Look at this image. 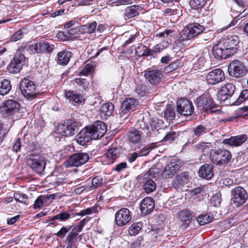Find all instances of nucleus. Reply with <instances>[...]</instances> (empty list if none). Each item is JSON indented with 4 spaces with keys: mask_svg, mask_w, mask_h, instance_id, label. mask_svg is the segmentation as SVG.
<instances>
[{
    "mask_svg": "<svg viewBox=\"0 0 248 248\" xmlns=\"http://www.w3.org/2000/svg\"><path fill=\"white\" fill-rule=\"evenodd\" d=\"M70 217V214L68 212H61L58 215L53 217L51 220H59L60 221H65L68 220Z\"/></svg>",
    "mask_w": 248,
    "mask_h": 248,
    "instance_id": "nucleus-38",
    "label": "nucleus"
},
{
    "mask_svg": "<svg viewBox=\"0 0 248 248\" xmlns=\"http://www.w3.org/2000/svg\"><path fill=\"white\" fill-rule=\"evenodd\" d=\"M65 98L70 101H73L76 103L81 102L83 100V96L80 94H78L74 91H69L65 93Z\"/></svg>",
    "mask_w": 248,
    "mask_h": 248,
    "instance_id": "nucleus-33",
    "label": "nucleus"
},
{
    "mask_svg": "<svg viewBox=\"0 0 248 248\" xmlns=\"http://www.w3.org/2000/svg\"><path fill=\"white\" fill-rule=\"evenodd\" d=\"M248 72V69L244 63L239 61H232L229 65L228 72L230 76L239 78L245 76Z\"/></svg>",
    "mask_w": 248,
    "mask_h": 248,
    "instance_id": "nucleus-7",
    "label": "nucleus"
},
{
    "mask_svg": "<svg viewBox=\"0 0 248 248\" xmlns=\"http://www.w3.org/2000/svg\"><path fill=\"white\" fill-rule=\"evenodd\" d=\"M235 87L231 83H228L223 86L218 93V98L220 97L221 101H224L233 94Z\"/></svg>",
    "mask_w": 248,
    "mask_h": 248,
    "instance_id": "nucleus-23",
    "label": "nucleus"
},
{
    "mask_svg": "<svg viewBox=\"0 0 248 248\" xmlns=\"http://www.w3.org/2000/svg\"><path fill=\"white\" fill-rule=\"evenodd\" d=\"M212 53L215 58L218 60L226 59L231 56L226 50L222 45L221 43H219L213 47Z\"/></svg>",
    "mask_w": 248,
    "mask_h": 248,
    "instance_id": "nucleus-26",
    "label": "nucleus"
},
{
    "mask_svg": "<svg viewBox=\"0 0 248 248\" xmlns=\"http://www.w3.org/2000/svg\"><path fill=\"white\" fill-rule=\"evenodd\" d=\"M75 82L85 91L88 88L87 84L86 83V82L84 79L76 78L75 79Z\"/></svg>",
    "mask_w": 248,
    "mask_h": 248,
    "instance_id": "nucleus-57",
    "label": "nucleus"
},
{
    "mask_svg": "<svg viewBox=\"0 0 248 248\" xmlns=\"http://www.w3.org/2000/svg\"><path fill=\"white\" fill-rule=\"evenodd\" d=\"M142 225L140 222H138L132 224L129 228V233L130 235L137 234L141 230Z\"/></svg>",
    "mask_w": 248,
    "mask_h": 248,
    "instance_id": "nucleus-37",
    "label": "nucleus"
},
{
    "mask_svg": "<svg viewBox=\"0 0 248 248\" xmlns=\"http://www.w3.org/2000/svg\"><path fill=\"white\" fill-rule=\"evenodd\" d=\"M144 77L148 81L153 84L159 83L163 76L162 71L158 69L148 68L144 71Z\"/></svg>",
    "mask_w": 248,
    "mask_h": 248,
    "instance_id": "nucleus-20",
    "label": "nucleus"
},
{
    "mask_svg": "<svg viewBox=\"0 0 248 248\" xmlns=\"http://www.w3.org/2000/svg\"><path fill=\"white\" fill-rule=\"evenodd\" d=\"M139 156L140 155L138 152H134L133 154L128 155L127 156V159L130 163H133Z\"/></svg>",
    "mask_w": 248,
    "mask_h": 248,
    "instance_id": "nucleus-60",
    "label": "nucleus"
},
{
    "mask_svg": "<svg viewBox=\"0 0 248 248\" xmlns=\"http://www.w3.org/2000/svg\"><path fill=\"white\" fill-rule=\"evenodd\" d=\"M121 154V149L120 147H112L107 150L102 157V160L105 164H112L119 157Z\"/></svg>",
    "mask_w": 248,
    "mask_h": 248,
    "instance_id": "nucleus-19",
    "label": "nucleus"
},
{
    "mask_svg": "<svg viewBox=\"0 0 248 248\" xmlns=\"http://www.w3.org/2000/svg\"><path fill=\"white\" fill-rule=\"evenodd\" d=\"M78 130V123L71 120H68L63 124H60L57 127V133L62 136H68L75 134Z\"/></svg>",
    "mask_w": 248,
    "mask_h": 248,
    "instance_id": "nucleus-11",
    "label": "nucleus"
},
{
    "mask_svg": "<svg viewBox=\"0 0 248 248\" xmlns=\"http://www.w3.org/2000/svg\"><path fill=\"white\" fill-rule=\"evenodd\" d=\"M178 136V134L175 132H170L167 133L164 137L162 141H172L174 140Z\"/></svg>",
    "mask_w": 248,
    "mask_h": 248,
    "instance_id": "nucleus-47",
    "label": "nucleus"
},
{
    "mask_svg": "<svg viewBox=\"0 0 248 248\" xmlns=\"http://www.w3.org/2000/svg\"><path fill=\"white\" fill-rule=\"evenodd\" d=\"M19 108V104L17 101L8 100L0 107V113L4 117L11 116L18 111Z\"/></svg>",
    "mask_w": 248,
    "mask_h": 248,
    "instance_id": "nucleus-14",
    "label": "nucleus"
},
{
    "mask_svg": "<svg viewBox=\"0 0 248 248\" xmlns=\"http://www.w3.org/2000/svg\"><path fill=\"white\" fill-rule=\"evenodd\" d=\"M138 101L134 98H126L123 102L119 111L121 120L126 119L130 113L138 105Z\"/></svg>",
    "mask_w": 248,
    "mask_h": 248,
    "instance_id": "nucleus-8",
    "label": "nucleus"
},
{
    "mask_svg": "<svg viewBox=\"0 0 248 248\" xmlns=\"http://www.w3.org/2000/svg\"><path fill=\"white\" fill-rule=\"evenodd\" d=\"M232 158L229 151L225 149L212 150L210 152V159L212 163L220 165L228 164Z\"/></svg>",
    "mask_w": 248,
    "mask_h": 248,
    "instance_id": "nucleus-4",
    "label": "nucleus"
},
{
    "mask_svg": "<svg viewBox=\"0 0 248 248\" xmlns=\"http://www.w3.org/2000/svg\"><path fill=\"white\" fill-rule=\"evenodd\" d=\"M72 52L65 50L59 52L57 55V62L60 65H66L69 62L72 57Z\"/></svg>",
    "mask_w": 248,
    "mask_h": 248,
    "instance_id": "nucleus-29",
    "label": "nucleus"
},
{
    "mask_svg": "<svg viewBox=\"0 0 248 248\" xmlns=\"http://www.w3.org/2000/svg\"><path fill=\"white\" fill-rule=\"evenodd\" d=\"M107 131V126L102 121H96L92 125L82 129L76 136L77 142L85 145L91 140L99 139L103 136Z\"/></svg>",
    "mask_w": 248,
    "mask_h": 248,
    "instance_id": "nucleus-1",
    "label": "nucleus"
},
{
    "mask_svg": "<svg viewBox=\"0 0 248 248\" xmlns=\"http://www.w3.org/2000/svg\"><path fill=\"white\" fill-rule=\"evenodd\" d=\"M198 172L201 177L210 179L214 176V167L212 165L204 164L200 168Z\"/></svg>",
    "mask_w": 248,
    "mask_h": 248,
    "instance_id": "nucleus-28",
    "label": "nucleus"
},
{
    "mask_svg": "<svg viewBox=\"0 0 248 248\" xmlns=\"http://www.w3.org/2000/svg\"><path fill=\"white\" fill-rule=\"evenodd\" d=\"M97 27V23L95 21H93L90 23L88 25V30L87 32L88 33H93L95 29H96Z\"/></svg>",
    "mask_w": 248,
    "mask_h": 248,
    "instance_id": "nucleus-59",
    "label": "nucleus"
},
{
    "mask_svg": "<svg viewBox=\"0 0 248 248\" xmlns=\"http://www.w3.org/2000/svg\"><path fill=\"white\" fill-rule=\"evenodd\" d=\"M225 50L232 56L237 51L239 42V38L236 35H230L226 38L221 39L220 41Z\"/></svg>",
    "mask_w": 248,
    "mask_h": 248,
    "instance_id": "nucleus-13",
    "label": "nucleus"
},
{
    "mask_svg": "<svg viewBox=\"0 0 248 248\" xmlns=\"http://www.w3.org/2000/svg\"><path fill=\"white\" fill-rule=\"evenodd\" d=\"M89 159V156L85 153H78L70 155L64 162L66 167H78L86 163Z\"/></svg>",
    "mask_w": 248,
    "mask_h": 248,
    "instance_id": "nucleus-12",
    "label": "nucleus"
},
{
    "mask_svg": "<svg viewBox=\"0 0 248 248\" xmlns=\"http://www.w3.org/2000/svg\"><path fill=\"white\" fill-rule=\"evenodd\" d=\"M155 170V169H150L142 176L143 189L147 193H150L156 189V184L155 181L151 179L152 173L154 172Z\"/></svg>",
    "mask_w": 248,
    "mask_h": 248,
    "instance_id": "nucleus-18",
    "label": "nucleus"
},
{
    "mask_svg": "<svg viewBox=\"0 0 248 248\" xmlns=\"http://www.w3.org/2000/svg\"><path fill=\"white\" fill-rule=\"evenodd\" d=\"M114 107L112 103L108 102L102 105L100 108V113L101 115H104L107 118L111 116Z\"/></svg>",
    "mask_w": 248,
    "mask_h": 248,
    "instance_id": "nucleus-32",
    "label": "nucleus"
},
{
    "mask_svg": "<svg viewBox=\"0 0 248 248\" xmlns=\"http://www.w3.org/2000/svg\"><path fill=\"white\" fill-rule=\"evenodd\" d=\"M248 139L247 134H242L236 136L231 137V138L225 139L223 143L224 144H228L232 147H238L241 145Z\"/></svg>",
    "mask_w": 248,
    "mask_h": 248,
    "instance_id": "nucleus-25",
    "label": "nucleus"
},
{
    "mask_svg": "<svg viewBox=\"0 0 248 248\" xmlns=\"http://www.w3.org/2000/svg\"><path fill=\"white\" fill-rule=\"evenodd\" d=\"M208 143H200L196 145V148L199 152L203 153V154L207 153L209 150Z\"/></svg>",
    "mask_w": 248,
    "mask_h": 248,
    "instance_id": "nucleus-48",
    "label": "nucleus"
},
{
    "mask_svg": "<svg viewBox=\"0 0 248 248\" xmlns=\"http://www.w3.org/2000/svg\"><path fill=\"white\" fill-rule=\"evenodd\" d=\"M178 163V160L175 158L171 159L163 172V176L166 178L172 176L179 169L180 165Z\"/></svg>",
    "mask_w": 248,
    "mask_h": 248,
    "instance_id": "nucleus-24",
    "label": "nucleus"
},
{
    "mask_svg": "<svg viewBox=\"0 0 248 248\" xmlns=\"http://www.w3.org/2000/svg\"><path fill=\"white\" fill-rule=\"evenodd\" d=\"M54 46L47 42L41 40L30 45L29 48L33 54L51 53L54 48Z\"/></svg>",
    "mask_w": 248,
    "mask_h": 248,
    "instance_id": "nucleus-15",
    "label": "nucleus"
},
{
    "mask_svg": "<svg viewBox=\"0 0 248 248\" xmlns=\"http://www.w3.org/2000/svg\"><path fill=\"white\" fill-rule=\"evenodd\" d=\"M126 163L125 162H122L115 167V170L118 172L121 171L122 170L125 169L126 167Z\"/></svg>",
    "mask_w": 248,
    "mask_h": 248,
    "instance_id": "nucleus-63",
    "label": "nucleus"
},
{
    "mask_svg": "<svg viewBox=\"0 0 248 248\" xmlns=\"http://www.w3.org/2000/svg\"><path fill=\"white\" fill-rule=\"evenodd\" d=\"M139 48H143L144 50V52L141 53L140 55L139 54V56H149L155 55L153 48H148L146 46L144 45H140L139 46Z\"/></svg>",
    "mask_w": 248,
    "mask_h": 248,
    "instance_id": "nucleus-45",
    "label": "nucleus"
},
{
    "mask_svg": "<svg viewBox=\"0 0 248 248\" xmlns=\"http://www.w3.org/2000/svg\"><path fill=\"white\" fill-rule=\"evenodd\" d=\"M210 201L213 206H218L221 203V199L218 195H215L212 197Z\"/></svg>",
    "mask_w": 248,
    "mask_h": 248,
    "instance_id": "nucleus-55",
    "label": "nucleus"
},
{
    "mask_svg": "<svg viewBox=\"0 0 248 248\" xmlns=\"http://www.w3.org/2000/svg\"><path fill=\"white\" fill-rule=\"evenodd\" d=\"M43 202L40 197H38L35 201L33 204L34 209L39 208L43 205Z\"/></svg>",
    "mask_w": 248,
    "mask_h": 248,
    "instance_id": "nucleus-62",
    "label": "nucleus"
},
{
    "mask_svg": "<svg viewBox=\"0 0 248 248\" xmlns=\"http://www.w3.org/2000/svg\"><path fill=\"white\" fill-rule=\"evenodd\" d=\"M20 89L22 94L28 99L35 98L37 93L35 92L36 86L34 82L29 79L25 78L20 83Z\"/></svg>",
    "mask_w": 248,
    "mask_h": 248,
    "instance_id": "nucleus-9",
    "label": "nucleus"
},
{
    "mask_svg": "<svg viewBox=\"0 0 248 248\" xmlns=\"http://www.w3.org/2000/svg\"><path fill=\"white\" fill-rule=\"evenodd\" d=\"M192 131L194 133L193 137L195 139H197L201 136L209 132L206 126L202 124H200L193 128Z\"/></svg>",
    "mask_w": 248,
    "mask_h": 248,
    "instance_id": "nucleus-36",
    "label": "nucleus"
},
{
    "mask_svg": "<svg viewBox=\"0 0 248 248\" xmlns=\"http://www.w3.org/2000/svg\"><path fill=\"white\" fill-rule=\"evenodd\" d=\"M155 207L153 199L150 197L144 198L141 202L140 209L141 213L146 215L153 211Z\"/></svg>",
    "mask_w": 248,
    "mask_h": 248,
    "instance_id": "nucleus-27",
    "label": "nucleus"
},
{
    "mask_svg": "<svg viewBox=\"0 0 248 248\" xmlns=\"http://www.w3.org/2000/svg\"><path fill=\"white\" fill-rule=\"evenodd\" d=\"M213 219L212 215L210 213H202L197 218V220L201 225H203L210 222Z\"/></svg>",
    "mask_w": 248,
    "mask_h": 248,
    "instance_id": "nucleus-35",
    "label": "nucleus"
},
{
    "mask_svg": "<svg viewBox=\"0 0 248 248\" xmlns=\"http://www.w3.org/2000/svg\"><path fill=\"white\" fill-rule=\"evenodd\" d=\"M103 183V179L100 176H96L92 180V185L90 186V189H95L100 186Z\"/></svg>",
    "mask_w": 248,
    "mask_h": 248,
    "instance_id": "nucleus-42",
    "label": "nucleus"
},
{
    "mask_svg": "<svg viewBox=\"0 0 248 248\" xmlns=\"http://www.w3.org/2000/svg\"><path fill=\"white\" fill-rule=\"evenodd\" d=\"M21 142L19 139H17L13 145V151L17 152L20 149Z\"/></svg>",
    "mask_w": 248,
    "mask_h": 248,
    "instance_id": "nucleus-61",
    "label": "nucleus"
},
{
    "mask_svg": "<svg viewBox=\"0 0 248 248\" xmlns=\"http://www.w3.org/2000/svg\"><path fill=\"white\" fill-rule=\"evenodd\" d=\"M164 115L167 120L170 121L173 120L175 117V112L174 108L168 106L164 111Z\"/></svg>",
    "mask_w": 248,
    "mask_h": 248,
    "instance_id": "nucleus-39",
    "label": "nucleus"
},
{
    "mask_svg": "<svg viewBox=\"0 0 248 248\" xmlns=\"http://www.w3.org/2000/svg\"><path fill=\"white\" fill-rule=\"evenodd\" d=\"M24 58L23 55L16 54L7 67L8 71L11 73H18L22 69Z\"/></svg>",
    "mask_w": 248,
    "mask_h": 248,
    "instance_id": "nucleus-22",
    "label": "nucleus"
},
{
    "mask_svg": "<svg viewBox=\"0 0 248 248\" xmlns=\"http://www.w3.org/2000/svg\"><path fill=\"white\" fill-rule=\"evenodd\" d=\"M131 219V215L127 208H124L119 210L115 215V221L118 226H123Z\"/></svg>",
    "mask_w": 248,
    "mask_h": 248,
    "instance_id": "nucleus-17",
    "label": "nucleus"
},
{
    "mask_svg": "<svg viewBox=\"0 0 248 248\" xmlns=\"http://www.w3.org/2000/svg\"><path fill=\"white\" fill-rule=\"evenodd\" d=\"M248 99V90H243L239 95V98L237 100L235 101L233 104L237 106L239 105L242 102Z\"/></svg>",
    "mask_w": 248,
    "mask_h": 248,
    "instance_id": "nucleus-43",
    "label": "nucleus"
},
{
    "mask_svg": "<svg viewBox=\"0 0 248 248\" xmlns=\"http://www.w3.org/2000/svg\"><path fill=\"white\" fill-rule=\"evenodd\" d=\"M174 32V31L172 30H166L164 31L159 33L156 34V36L158 37L166 38L169 36H171L172 33Z\"/></svg>",
    "mask_w": 248,
    "mask_h": 248,
    "instance_id": "nucleus-53",
    "label": "nucleus"
},
{
    "mask_svg": "<svg viewBox=\"0 0 248 248\" xmlns=\"http://www.w3.org/2000/svg\"><path fill=\"white\" fill-rule=\"evenodd\" d=\"M179 218L183 222L189 221L191 219L192 216L188 210H184L179 214Z\"/></svg>",
    "mask_w": 248,
    "mask_h": 248,
    "instance_id": "nucleus-40",
    "label": "nucleus"
},
{
    "mask_svg": "<svg viewBox=\"0 0 248 248\" xmlns=\"http://www.w3.org/2000/svg\"><path fill=\"white\" fill-rule=\"evenodd\" d=\"M204 59L203 58H200L198 61V63H195L194 68L195 70L200 69L201 68V67L203 66L204 64Z\"/></svg>",
    "mask_w": 248,
    "mask_h": 248,
    "instance_id": "nucleus-64",
    "label": "nucleus"
},
{
    "mask_svg": "<svg viewBox=\"0 0 248 248\" xmlns=\"http://www.w3.org/2000/svg\"><path fill=\"white\" fill-rule=\"evenodd\" d=\"M152 149V148L151 147L146 146L142 148L141 150L138 153L140 156H145L148 155V154L150 152Z\"/></svg>",
    "mask_w": 248,
    "mask_h": 248,
    "instance_id": "nucleus-58",
    "label": "nucleus"
},
{
    "mask_svg": "<svg viewBox=\"0 0 248 248\" xmlns=\"http://www.w3.org/2000/svg\"><path fill=\"white\" fill-rule=\"evenodd\" d=\"M231 197L232 204L238 207L246 202L248 198V194L244 188L238 186L232 190Z\"/></svg>",
    "mask_w": 248,
    "mask_h": 248,
    "instance_id": "nucleus-5",
    "label": "nucleus"
},
{
    "mask_svg": "<svg viewBox=\"0 0 248 248\" xmlns=\"http://www.w3.org/2000/svg\"><path fill=\"white\" fill-rule=\"evenodd\" d=\"M23 29H21L16 32L11 37V40L12 41L16 42L20 40L24 36Z\"/></svg>",
    "mask_w": 248,
    "mask_h": 248,
    "instance_id": "nucleus-49",
    "label": "nucleus"
},
{
    "mask_svg": "<svg viewBox=\"0 0 248 248\" xmlns=\"http://www.w3.org/2000/svg\"><path fill=\"white\" fill-rule=\"evenodd\" d=\"M14 198L15 200L18 202L28 205L29 203L27 202L28 196L25 194L15 193L14 194Z\"/></svg>",
    "mask_w": 248,
    "mask_h": 248,
    "instance_id": "nucleus-41",
    "label": "nucleus"
},
{
    "mask_svg": "<svg viewBox=\"0 0 248 248\" xmlns=\"http://www.w3.org/2000/svg\"><path fill=\"white\" fill-rule=\"evenodd\" d=\"M93 68V66L91 64H87L85 65L83 69L80 72L79 75H89L91 73Z\"/></svg>",
    "mask_w": 248,
    "mask_h": 248,
    "instance_id": "nucleus-50",
    "label": "nucleus"
},
{
    "mask_svg": "<svg viewBox=\"0 0 248 248\" xmlns=\"http://www.w3.org/2000/svg\"><path fill=\"white\" fill-rule=\"evenodd\" d=\"M189 182V175L187 172H183L178 175L173 182L177 187L184 186Z\"/></svg>",
    "mask_w": 248,
    "mask_h": 248,
    "instance_id": "nucleus-31",
    "label": "nucleus"
},
{
    "mask_svg": "<svg viewBox=\"0 0 248 248\" xmlns=\"http://www.w3.org/2000/svg\"><path fill=\"white\" fill-rule=\"evenodd\" d=\"M72 228V227L70 226L68 227V228L63 227L61 228V229L58 232L56 235L59 237H60L62 238H63L65 234L70 230V229Z\"/></svg>",
    "mask_w": 248,
    "mask_h": 248,
    "instance_id": "nucleus-54",
    "label": "nucleus"
},
{
    "mask_svg": "<svg viewBox=\"0 0 248 248\" xmlns=\"http://www.w3.org/2000/svg\"><path fill=\"white\" fill-rule=\"evenodd\" d=\"M131 3V0H116L112 1L111 5L112 6H118L122 5L129 4Z\"/></svg>",
    "mask_w": 248,
    "mask_h": 248,
    "instance_id": "nucleus-56",
    "label": "nucleus"
},
{
    "mask_svg": "<svg viewBox=\"0 0 248 248\" xmlns=\"http://www.w3.org/2000/svg\"><path fill=\"white\" fill-rule=\"evenodd\" d=\"M141 11V7L139 5H134L127 7L124 14V17L125 20L138 16Z\"/></svg>",
    "mask_w": 248,
    "mask_h": 248,
    "instance_id": "nucleus-30",
    "label": "nucleus"
},
{
    "mask_svg": "<svg viewBox=\"0 0 248 248\" xmlns=\"http://www.w3.org/2000/svg\"><path fill=\"white\" fill-rule=\"evenodd\" d=\"M140 129H132L127 132V138L129 142L133 145H139L142 140L143 133H146L148 137H153L156 134V123L152 121L149 124L143 121L139 122Z\"/></svg>",
    "mask_w": 248,
    "mask_h": 248,
    "instance_id": "nucleus-2",
    "label": "nucleus"
},
{
    "mask_svg": "<svg viewBox=\"0 0 248 248\" xmlns=\"http://www.w3.org/2000/svg\"><path fill=\"white\" fill-rule=\"evenodd\" d=\"M12 89V85L9 80L4 79L0 83V94L5 95L8 94Z\"/></svg>",
    "mask_w": 248,
    "mask_h": 248,
    "instance_id": "nucleus-34",
    "label": "nucleus"
},
{
    "mask_svg": "<svg viewBox=\"0 0 248 248\" xmlns=\"http://www.w3.org/2000/svg\"><path fill=\"white\" fill-rule=\"evenodd\" d=\"M147 90V86L145 84H139L136 87L135 92L138 94L143 96L145 95Z\"/></svg>",
    "mask_w": 248,
    "mask_h": 248,
    "instance_id": "nucleus-44",
    "label": "nucleus"
},
{
    "mask_svg": "<svg viewBox=\"0 0 248 248\" xmlns=\"http://www.w3.org/2000/svg\"><path fill=\"white\" fill-rule=\"evenodd\" d=\"M77 236L75 234L70 233L67 237L68 243L67 246L69 248H72L73 245L77 241Z\"/></svg>",
    "mask_w": 248,
    "mask_h": 248,
    "instance_id": "nucleus-51",
    "label": "nucleus"
},
{
    "mask_svg": "<svg viewBox=\"0 0 248 248\" xmlns=\"http://www.w3.org/2000/svg\"><path fill=\"white\" fill-rule=\"evenodd\" d=\"M194 110V106L189 100L181 98L177 102V111L180 115L190 116L193 113Z\"/></svg>",
    "mask_w": 248,
    "mask_h": 248,
    "instance_id": "nucleus-16",
    "label": "nucleus"
},
{
    "mask_svg": "<svg viewBox=\"0 0 248 248\" xmlns=\"http://www.w3.org/2000/svg\"><path fill=\"white\" fill-rule=\"evenodd\" d=\"M204 0H190L189 1L191 6L194 9H198L205 5Z\"/></svg>",
    "mask_w": 248,
    "mask_h": 248,
    "instance_id": "nucleus-46",
    "label": "nucleus"
},
{
    "mask_svg": "<svg viewBox=\"0 0 248 248\" xmlns=\"http://www.w3.org/2000/svg\"><path fill=\"white\" fill-rule=\"evenodd\" d=\"M28 166L35 172L43 175L45 173L46 161L45 159L40 156H32L29 157L27 160Z\"/></svg>",
    "mask_w": 248,
    "mask_h": 248,
    "instance_id": "nucleus-6",
    "label": "nucleus"
},
{
    "mask_svg": "<svg viewBox=\"0 0 248 248\" xmlns=\"http://www.w3.org/2000/svg\"><path fill=\"white\" fill-rule=\"evenodd\" d=\"M204 30L203 26L198 23H193L189 25L180 33L179 39L176 41L177 44H181L182 42L190 40L197 35L201 33Z\"/></svg>",
    "mask_w": 248,
    "mask_h": 248,
    "instance_id": "nucleus-3",
    "label": "nucleus"
},
{
    "mask_svg": "<svg viewBox=\"0 0 248 248\" xmlns=\"http://www.w3.org/2000/svg\"><path fill=\"white\" fill-rule=\"evenodd\" d=\"M225 79L223 71L220 69H215L210 71L206 76L207 82L210 84H216Z\"/></svg>",
    "mask_w": 248,
    "mask_h": 248,
    "instance_id": "nucleus-21",
    "label": "nucleus"
},
{
    "mask_svg": "<svg viewBox=\"0 0 248 248\" xmlns=\"http://www.w3.org/2000/svg\"><path fill=\"white\" fill-rule=\"evenodd\" d=\"M196 106L201 111H210L212 113L216 111L213 110L216 107V105L211 97L207 94L201 95L197 99Z\"/></svg>",
    "mask_w": 248,
    "mask_h": 248,
    "instance_id": "nucleus-10",
    "label": "nucleus"
},
{
    "mask_svg": "<svg viewBox=\"0 0 248 248\" xmlns=\"http://www.w3.org/2000/svg\"><path fill=\"white\" fill-rule=\"evenodd\" d=\"M95 208L94 207L92 208H88L84 210L80 211L79 212L76 213V215L78 216H80L83 217L86 215H90L92 213L95 212Z\"/></svg>",
    "mask_w": 248,
    "mask_h": 248,
    "instance_id": "nucleus-52",
    "label": "nucleus"
}]
</instances>
